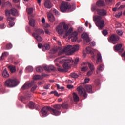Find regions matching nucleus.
Wrapping results in <instances>:
<instances>
[{"label": "nucleus", "instance_id": "f257e3e1", "mask_svg": "<svg viewBox=\"0 0 125 125\" xmlns=\"http://www.w3.org/2000/svg\"><path fill=\"white\" fill-rule=\"evenodd\" d=\"M69 26L65 22L60 23L56 28V31L58 33L59 35H63L65 33L66 36H69V40H71L73 42H76L78 40V32H74L71 34L73 32V29L70 28L69 29Z\"/></svg>", "mask_w": 125, "mask_h": 125}, {"label": "nucleus", "instance_id": "f03ea898", "mask_svg": "<svg viewBox=\"0 0 125 125\" xmlns=\"http://www.w3.org/2000/svg\"><path fill=\"white\" fill-rule=\"evenodd\" d=\"M55 62H59L60 64H63L64 63L63 65L64 69L68 70L72 67V64H70V63H72L73 66H76L78 64V63H79V59L78 58H76L74 61L72 58L67 59V58L62 57L55 60Z\"/></svg>", "mask_w": 125, "mask_h": 125}, {"label": "nucleus", "instance_id": "7ed1b4c3", "mask_svg": "<svg viewBox=\"0 0 125 125\" xmlns=\"http://www.w3.org/2000/svg\"><path fill=\"white\" fill-rule=\"evenodd\" d=\"M50 112L52 115L54 116H59L61 113L59 112L58 110H56L50 107L45 106L43 107L41 111V114L43 116V117H46L48 116V112Z\"/></svg>", "mask_w": 125, "mask_h": 125}, {"label": "nucleus", "instance_id": "20e7f679", "mask_svg": "<svg viewBox=\"0 0 125 125\" xmlns=\"http://www.w3.org/2000/svg\"><path fill=\"white\" fill-rule=\"evenodd\" d=\"M94 20L96 21V25L99 30H102L105 27V21L101 16L94 17Z\"/></svg>", "mask_w": 125, "mask_h": 125}, {"label": "nucleus", "instance_id": "39448f33", "mask_svg": "<svg viewBox=\"0 0 125 125\" xmlns=\"http://www.w3.org/2000/svg\"><path fill=\"white\" fill-rule=\"evenodd\" d=\"M19 83L17 79H9L5 82V85L7 87H15L19 84Z\"/></svg>", "mask_w": 125, "mask_h": 125}, {"label": "nucleus", "instance_id": "423d86ee", "mask_svg": "<svg viewBox=\"0 0 125 125\" xmlns=\"http://www.w3.org/2000/svg\"><path fill=\"white\" fill-rule=\"evenodd\" d=\"M71 8H73L72 10H74L76 8V4H74L71 6V4L68 2H62L60 7V9L62 12H66L68 9H70Z\"/></svg>", "mask_w": 125, "mask_h": 125}, {"label": "nucleus", "instance_id": "0eeeda50", "mask_svg": "<svg viewBox=\"0 0 125 125\" xmlns=\"http://www.w3.org/2000/svg\"><path fill=\"white\" fill-rule=\"evenodd\" d=\"M77 90L78 91V94L80 96H83V97L85 98L87 97V94L86 93V91H85V89L82 86H80L77 87Z\"/></svg>", "mask_w": 125, "mask_h": 125}, {"label": "nucleus", "instance_id": "6e6552de", "mask_svg": "<svg viewBox=\"0 0 125 125\" xmlns=\"http://www.w3.org/2000/svg\"><path fill=\"white\" fill-rule=\"evenodd\" d=\"M63 52L66 54V55H72V54L71 53V51H72V45H68L65 47L63 49Z\"/></svg>", "mask_w": 125, "mask_h": 125}, {"label": "nucleus", "instance_id": "1a4fd4ad", "mask_svg": "<svg viewBox=\"0 0 125 125\" xmlns=\"http://www.w3.org/2000/svg\"><path fill=\"white\" fill-rule=\"evenodd\" d=\"M26 11L28 15V20L29 21V25L32 26V8H27Z\"/></svg>", "mask_w": 125, "mask_h": 125}, {"label": "nucleus", "instance_id": "9d476101", "mask_svg": "<svg viewBox=\"0 0 125 125\" xmlns=\"http://www.w3.org/2000/svg\"><path fill=\"white\" fill-rule=\"evenodd\" d=\"M82 38L87 43L89 42H90V41H91V40L90 39V38H89V37L88 36V34H87V33H83L82 35Z\"/></svg>", "mask_w": 125, "mask_h": 125}, {"label": "nucleus", "instance_id": "9b49d317", "mask_svg": "<svg viewBox=\"0 0 125 125\" xmlns=\"http://www.w3.org/2000/svg\"><path fill=\"white\" fill-rule=\"evenodd\" d=\"M80 49V45H71V51L70 54H73V53H75L76 51H78Z\"/></svg>", "mask_w": 125, "mask_h": 125}, {"label": "nucleus", "instance_id": "f8f14e48", "mask_svg": "<svg viewBox=\"0 0 125 125\" xmlns=\"http://www.w3.org/2000/svg\"><path fill=\"white\" fill-rule=\"evenodd\" d=\"M47 17L49 21H50V22H51V23L55 22V17H54V15H53V14H52V13H48L47 14Z\"/></svg>", "mask_w": 125, "mask_h": 125}, {"label": "nucleus", "instance_id": "ddd939ff", "mask_svg": "<svg viewBox=\"0 0 125 125\" xmlns=\"http://www.w3.org/2000/svg\"><path fill=\"white\" fill-rule=\"evenodd\" d=\"M119 40H120V37L115 34L111 36L110 38V40L111 41V42H114L115 43H117V42L119 41Z\"/></svg>", "mask_w": 125, "mask_h": 125}, {"label": "nucleus", "instance_id": "4468645a", "mask_svg": "<svg viewBox=\"0 0 125 125\" xmlns=\"http://www.w3.org/2000/svg\"><path fill=\"white\" fill-rule=\"evenodd\" d=\"M32 87V82H26L21 87L22 89H28Z\"/></svg>", "mask_w": 125, "mask_h": 125}, {"label": "nucleus", "instance_id": "2eb2a0df", "mask_svg": "<svg viewBox=\"0 0 125 125\" xmlns=\"http://www.w3.org/2000/svg\"><path fill=\"white\" fill-rule=\"evenodd\" d=\"M97 12L98 14L101 15L102 16H105V15H107V11L104 9H97Z\"/></svg>", "mask_w": 125, "mask_h": 125}, {"label": "nucleus", "instance_id": "dca6fc26", "mask_svg": "<svg viewBox=\"0 0 125 125\" xmlns=\"http://www.w3.org/2000/svg\"><path fill=\"white\" fill-rule=\"evenodd\" d=\"M86 51L88 54H93L92 57L93 59H94V54L93 53V51H94V49H93L90 47H88L86 48Z\"/></svg>", "mask_w": 125, "mask_h": 125}, {"label": "nucleus", "instance_id": "f3484780", "mask_svg": "<svg viewBox=\"0 0 125 125\" xmlns=\"http://www.w3.org/2000/svg\"><path fill=\"white\" fill-rule=\"evenodd\" d=\"M33 36L38 42H42V38L40 35H39L38 34L36 33H33Z\"/></svg>", "mask_w": 125, "mask_h": 125}, {"label": "nucleus", "instance_id": "a211bd4d", "mask_svg": "<svg viewBox=\"0 0 125 125\" xmlns=\"http://www.w3.org/2000/svg\"><path fill=\"white\" fill-rule=\"evenodd\" d=\"M44 5L46 8H48L49 9L51 8L52 7V4L49 0L45 1V3H44Z\"/></svg>", "mask_w": 125, "mask_h": 125}, {"label": "nucleus", "instance_id": "6ab92c4d", "mask_svg": "<svg viewBox=\"0 0 125 125\" xmlns=\"http://www.w3.org/2000/svg\"><path fill=\"white\" fill-rule=\"evenodd\" d=\"M34 31L36 32V33H37V34H39V35H44L45 33L43 30L41 28H35Z\"/></svg>", "mask_w": 125, "mask_h": 125}, {"label": "nucleus", "instance_id": "aec40b11", "mask_svg": "<svg viewBox=\"0 0 125 125\" xmlns=\"http://www.w3.org/2000/svg\"><path fill=\"white\" fill-rule=\"evenodd\" d=\"M42 49L43 51H46V50H49L50 49V45L49 44H45L42 45Z\"/></svg>", "mask_w": 125, "mask_h": 125}, {"label": "nucleus", "instance_id": "412c9836", "mask_svg": "<svg viewBox=\"0 0 125 125\" xmlns=\"http://www.w3.org/2000/svg\"><path fill=\"white\" fill-rule=\"evenodd\" d=\"M104 70V65H100L98 68H97V74H100L102 71Z\"/></svg>", "mask_w": 125, "mask_h": 125}, {"label": "nucleus", "instance_id": "4be33fe9", "mask_svg": "<svg viewBox=\"0 0 125 125\" xmlns=\"http://www.w3.org/2000/svg\"><path fill=\"white\" fill-rule=\"evenodd\" d=\"M2 75L4 78H8L9 77V73L6 68L4 69L2 72Z\"/></svg>", "mask_w": 125, "mask_h": 125}, {"label": "nucleus", "instance_id": "5701e85b", "mask_svg": "<svg viewBox=\"0 0 125 125\" xmlns=\"http://www.w3.org/2000/svg\"><path fill=\"white\" fill-rule=\"evenodd\" d=\"M102 62V56L101 54L98 53L97 55V64H98L99 62Z\"/></svg>", "mask_w": 125, "mask_h": 125}, {"label": "nucleus", "instance_id": "b1692460", "mask_svg": "<svg viewBox=\"0 0 125 125\" xmlns=\"http://www.w3.org/2000/svg\"><path fill=\"white\" fill-rule=\"evenodd\" d=\"M11 14L13 16H17L18 15V11L16 9L12 8L11 9Z\"/></svg>", "mask_w": 125, "mask_h": 125}, {"label": "nucleus", "instance_id": "393cba45", "mask_svg": "<svg viewBox=\"0 0 125 125\" xmlns=\"http://www.w3.org/2000/svg\"><path fill=\"white\" fill-rule=\"evenodd\" d=\"M122 47H123L122 44H119L114 46V49L116 51H119V50H120L122 49Z\"/></svg>", "mask_w": 125, "mask_h": 125}, {"label": "nucleus", "instance_id": "a878e982", "mask_svg": "<svg viewBox=\"0 0 125 125\" xmlns=\"http://www.w3.org/2000/svg\"><path fill=\"white\" fill-rule=\"evenodd\" d=\"M85 88L89 93H93L92 92V86L90 85H87L85 86Z\"/></svg>", "mask_w": 125, "mask_h": 125}, {"label": "nucleus", "instance_id": "bb28decb", "mask_svg": "<svg viewBox=\"0 0 125 125\" xmlns=\"http://www.w3.org/2000/svg\"><path fill=\"white\" fill-rule=\"evenodd\" d=\"M8 69L11 73H14L16 71L15 67L13 65H10L8 66Z\"/></svg>", "mask_w": 125, "mask_h": 125}, {"label": "nucleus", "instance_id": "cd10ccee", "mask_svg": "<svg viewBox=\"0 0 125 125\" xmlns=\"http://www.w3.org/2000/svg\"><path fill=\"white\" fill-rule=\"evenodd\" d=\"M73 97L74 101H79L80 100V98H79V96L76 93H73Z\"/></svg>", "mask_w": 125, "mask_h": 125}, {"label": "nucleus", "instance_id": "c85d7f7f", "mask_svg": "<svg viewBox=\"0 0 125 125\" xmlns=\"http://www.w3.org/2000/svg\"><path fill=\"white\" fill-rule=\"evenodd\" d=\"M40 106L39 105H35V103H32V108L36 110H40Z\"/></svg>", "mask_w": 125, "mask_h": 125}, {"label": "nucleus", "instance_id": "c756f323", "mask_svg": "<svg viewBox=\"0 0 125 125\" xmlns=\"http://www.w3.org/2000/svg\"><path fill=\"white\" fill-rule=\"evenodd\" d=\"M97 5L98 6H104V5H105V2H104V1H98L97 2Z\"/></svg>", "mask_w": 125, "mask_h": 125}, {"label": "nucleus", "instance_id": "7c9ffc66", "mask_svg": "<svg viewBox=\"0 0 125 125\" xmlns=\"http://www.w3.org/2000/svg\"><path fill=\"white\" fill-rule=\"evenodd\" d=\"M88 65L90 68V71H94V70H95V67H94V65H93V64L88 63Z\"/></svg>", "mask_w": 125, "mask_h": 125}, {"label": "nucleus", "instance_id": "2f4dec72", "mask_svg": "<svg viewBox=\"0 0 125 125\" xmlns=\"http://www.w3.org/2000/svg\"><path fill=\"white\" fill-rule=\"evenodd\" d=\"M31 97H32V95H31V94L30 93V92H28L26 94L25 99H26V100H31Z\"/></svg>", "mask_w": 125, "mask_h": 125}, {"label": "nucleus", "instance_id": "473e14b6", "mask_svg": "<svg viewBox=\"0 0 125 125\" xmlns=\"http://www.w3.org/2000/svg\"><path fill=\"white\" fill-rule=\"evenodd\" d=\"M53 107L55 109V110L59 111L58 110H60V109H61V104H55L53 106Z\"/></svg>", "mask_w": 125, "mask_h": 125}, {"label": "nucleus", "instance_id": "72a5a7b5", "mask_svg": "<svg viewBox=\"0 0 125 125\" xmlns=\"http://www.w3.org/2000/svg\"><path fill=\"white\" fill-rule=\"evenodd\" d=\"M6 16L7 17H8L10 16V14H11V10L9 11L8 9H6L5 11Z\"/></svg>", "mask_w": 125, "mask_h": 125}, {"label": "nucleus", "instance_id": "f704fd0d", "mask_svg": "<svg viewBox=\"0 0 125 125\" xmlns=\"http://www.w3.org/2000/svg\"><path fill=\"white\" fill-rule=\"evenodd\" d=\"M70 77L73 78V79H77V78L79 77V75L77 73H73L70 74Z\"/></svg>", "mask_w": 125, "mask_h": 125}, {"label": "nucleus", "instance_id": "c9c22d12", "mask_svg": "<svg viewBox=\"0 0 125 125\" xmlns=\"http://www.w3.org/2000/svg\"><path fill=\"white\" fill-rule=\"evenodd\" d=\"M56 66H58V67L57 69H58V70L59 72H65V69L62 68V67H60L59 66V64H56Z\"/></svg>", "mask_w": 125, "mask_h": 125}, {"label": "nucleus", "instance_id": "e433bc0d", "mask_svg": "<svg viewBox=\"0 0 125 125\" xmlns=\"http://www.w3.org/2000/svg\"><path fill=\"white\" fill-rule=\"evenodd\" d=\"M14 18L11 17L10 16L7 17V21H9V22H13L14 21Z\"/></svg>", "mask_w": 125, "mask_h": 125}, {"label": "nucleus", "instance_id": "4c0bfd02", "mask_svg": "<svg viewBox=\"0 0 125 125\" xmlns=\"http://www.w3.org/2000/svg\"><path fill=\"white\" fill-rule=\"evenodd\" d=\"M41 79H42L41 75H37L33 77V80H41Z\"/></svg>", "mask_w": 125, "mask_h": 125}, {"label": "nucleus", "instance_id": "58836bf2", "mask_svg": "<svg viewBox=\"0 0 125 125\" xmlns=\"http://www.w3.org/2000/svg\"><path fill=\"white\" fill-rule=\"evenodd\" d=\"M42 67L39 66L36 68V71L38 73H41V72H42Z\"/></svg>", "mask_w": 125, "mask_h": 125}, {"label": "nucleus", "instance_id": "ea45409f", "mask_svg": "<svg viewBox=\"0 0 125 125\" xmlns=\"http://www.w3.org/2000/svg\"><path fill=\"white\" fill-rule=\"evenodd\" d=\"M87 70H88V67L87 66H84L81 68L82 72H86V71H87Z\"/></svg>", "mask_w": 125, "mask_h": 125}, {"label": "nucleus", "instance_id": "a19ab883", "mask_svg": "<svg viewBox=\"0 0 125 125\" xmlns=\"http://www.w3.org/2000/svg\"><path fill=\"white\" fill-rule=\"evenodd\" d=\"M62 107L63 109H67L68 108V104L67 103H63L62 104Z\"/></svg>", "mask_w": 125, "mask_h": 125}, {"label": "nucleus", "instance_id": "79ce46f5", "mask_svg": "<svg viewBox=\"0 0 125 125\" xmlns=\"http://www.w3.org/2000/svg\"><path fill=\"white\" fill-rule=\"evenodd\" d=\"M25 71L26 72H31V71H32V66H27L26 68Z\"/></svg>", "mask_w": 125, "mask_h": 125}, {"label": "nucleus", "instance_id": "37998d69", "mask_svg": "<svg viewBox=\"0 0 125 125\" xmlns=\"http://www.w3.org/2000/svg\"><path fill=\"white\" fill-rule=\"evenodd\" d=\"M57 88L60 90H63L64 89V87L61 86L60 87V85L59 84H56Z\"/></svg>", "mask_w": 125, "mask_h": 125}, {"label": "nucleus", "instance_id": "c03bdc74", "mask_svg": "<svg viewBox=\"0 0 125 125\" xmlns=\"http://www.w3.org/2000/svg\"><path fill=\"white\" fill-rule=\"evenodd\" d=\"M26 108H29V109H32V102L29 101L28 104L26 105Z\"/></svg>", "mask_w": 125, "mask_h": 125}, {"label": "nucleus", "instance_id": "a18cd8bd", "mask_svg": "<svg viewBox=\"0 0 125 125\" xmlns=\"http://www.w3.org/2000/svg\"><path fill=\"white\" fill-rule=\"evenodd\" d=\"M122 14H123L122 12H119L116 14V17H117V18H120V17L122 16Z\"/></svg>", "mask_w": 125, "mask_h": 125}, {"label": "nucleus", "instance_id": "49530a36", "mask_svg": "<svg viewBox=\"0 0 125 125\" xmlns=\"http://www.w3.org/2000/svg\"><path fill=\"white\" fill-rule=\"evenodd\" d=\"M117 33L119 36H122L123 35V31H122V30H117Z\"/></svg>", "mask_w": 125, "mask_h": 125}, {"label": "nucleus", "instance_id": "de8ad7c7", "mask_svg": "<svg viewBox=\"0 0 125 125\" xmlns=\"http://www.w3.org/2000/svg\"><path fill=\"white\" fill-rule=\"evenodd\" d=\"M53 12L56 15H59V12L57 11L56 9H54L53 10Z\"/></svg>", "mask_w": 125, "mask_h": 125}, {"label": "nucleus", "instance_id": "09e8293b", "mask_svg": "<svg viewBox=\"0 0 125 125\" xmlns=\"http://www.w3.org/2000/svg\"><path fill=\"white\" fill-rule=\"evenodd\" d=\"M6 48H7V49H10L12 48V44H8L6 45Z\"/></svg>", "mask_w": 125, "mask_h": 125}, {"label": "nucleus", "instance_id": "8fccbe9b", "mask_svg": "<svg viewBox=\"0 0 125 125\" xmlns=\"http://www.w3.org/2000/svg\"><path fill=\"white\" fill-rule=\"evenodd\" d=\"M43 67V69L45 70V71H49V67L47 66V65H44Z\"/></svg>", "mask_w": 125, "mask_h": 125}, {"label": "nucleus", "instance_id": "3c124183", "mask_svg": "<svg viewBox=\"0 0 125 125\" xmlns=\"http://www.w3.org/2000/svg\"><path fill=\"white\" fill-rule=\"evenodd\" d=\"M55 69V67L53 65H50L49 66V71L51 70V71H53V70Z\"/></svg>", "mask_w": 125, "mask_h": 125}, {"label": "nucleus", "instance_id": "603ef678", "mask_svg": "<svg viewBox=\"0 0 125 125\" xmlns=\"http://www.w3.org/2000/svg\"><path fill=\"white\" fill-rule=\"evenodd\" d=\"M112 1L113 0H105V2L107 4H111Z\"/></svg>", "mask_w": 125, "mask_h": 125}, {"label": "nucleus", "instance_id": "864d4df0", "mask_svg": "<svg viewBox=\"0 0 125 125\" xmlns=\"http://www.w3.org/2000/svg\"><path fill=\"white\" fill-rule=\"evenodd\" d=\"M36 26V21L35 20H32V26L35 27Z\"/></svg>", "mask_w": 125, "mask_h": 125}, {"label": "nucleus", "instance_id": "5fc2aeb1", "mask_svg": "<svg viewBox=\"0 0 125 125\" xmlns=\"http://www.w3.org/2000/svg\"><path fill=\"white\" fill-rule=\"evenodd\" d=\"M9 53L8 52H4L2 54V56H8Z\"/></svg>", "mask_w": 125, "mask_h": 125}, {"label": "nucleus", "instance_id": "6e6d98bb", "mask_svg": "<svg viewBox=\"0 0 125 125\" xmlns=\"http://www.w3.org/2000/svg\"><path fill=\"white\" fill-rule=\"evenodd\" d=\"M115 25H116L115 28H120L122 26V25L121 24V23L119 22L116 23Z\"/></svg>", "mask_w": 125, "mask_h": 125}, {"label": "nucleus", "instance_id": "4d7b16f0", "mask_svg": "<svg viewBox=\"0 0 125 125\" xmlns=\"http://www.w3.org/2000/svg\"><path fill=\"white\" fill-rule=\"evenodd\" d=\"M103 34L104 36H107V35L108 34V31L105 30L103 31Z\"/></svg>", "mask_w": 125, "mask_h": 125}, {"label": "nucleus", "instance_id": "13d9d810", "mask_svg": "<svg viewBox=\"0 0 125 125\" xmlns=\"http://www.w3.org/2000/svg\"><path fill=\"white\" fill-rule=\"evenodd\" d=\"M67 87L68 88V89H72V88H74V85H67Z\"/></svg>", "mask_w": 125, "mask_h": 125}, {"label": "nucleus", "instance_id": "bf43d9fd", "mask_svg": "<svg viewBox=\"0 0 125 125\" xmlns=\"http://www.w3.org/2000/svg\"><path fill=\"white\" fill-rule=\"evenodd\" d=\"M9 25L10 27H13L14 26V22H13V21L9 22Z\"/></svg>", "mask_w": 125, "mask_h": 125}, {"label": "nucleus", "instance_id": "052dcab7", "mask_svg": "<svg viewBox=\"0 0 125 125\" xmlns=\"http://www.w3.org/2000/svg\"><path fill=\"white\" fill-rule=\"evenodd\" d=\"M93 73V71H89L88 72L87 74V76H88V77L91 76V75H92Z\"/></svg>", "mask_w": 125, "mask_h": 125}, {"label": "nucleus", "instance_id": "680f3d73", "mask_svg": "<svg viewBox=\"0 0 125 125\" xmlns=\"http://www.w3.org/2000/svg\"><path fill=\"white\" fill-rule=\"evenodd\" d=\"M57 51H58V49H57V48H54L52 50V52H53V53H55L57 52Z\"/></svg>", "mask_w": 125, "mask_h": 125}, {"label": "nucleus", "instance_id": "e2e57ef3", "mask_svg": "<svg viewBox=\"0 0 125 125\" xmlns=\"http://www.w3.org/2000/svg\"><path fill=\"white\" fill-rule=\"evenodd\" d=\"M63 53H65V52H64L63 50H62L59 52L58 55H62V54H63Z\"/></svg>", "mask_w": 125, "mask_h": 125}, {"label": "nucleus", "instance_id": "0e129e2a", "mask_svg": "<svg viewBox=\"0 0 125 125\" xmlns=\"http://www.w3.org/2000/svg\"><path fill=\"white\" fill-rule=\"evenodd\" d=\"M37 88V85L36 84L32 85V90H35Z\"/></svg>", "mask_w": 125, "mask_h": 125}, {"label": "nucleus", "instance_id": "69168bd1", "mask_svg": "<svg viewBox=\"0 0 125 125\" xmlns=\"http://www.w3.org/2000/svg\"><path fill=\"white\" fill-rule=\"evenodd\" d=\"M5 28V25L4 24H2L0 25V29H4Z\"/></svg>", "mask_w": 125, "mask_h": 125}, {"label": "nucleus", "instance_id": "338daca9", "mask_svg": "<svg viewBox=\"0 0 125 125\" xmlns=\"http://www.w3.org/2000/svg\"><path fill=\"white\" fill-rule=\"evenodd\" d=\"M54 94L55 96H58V97H59V96H60V95H59V94H58V92H57V91H55V93Z\"/></svg>", "mask_w": 125, "mask_h": 125}, {"label": "nucleus", "instance_id": "774afa93", "mask_svg": "<svg viewBox=\"0 0 125 125\" xmlns=\"http://www.w3.org/2000/svg\"><path fill=\"white\" fill-rule=\"evenodd\" d=\"M50 87V85H47L44 86V88L45 89H48V88H49Z\"/></svg>", "mask_w": 125, "mask_h": 125}]
</instances>
